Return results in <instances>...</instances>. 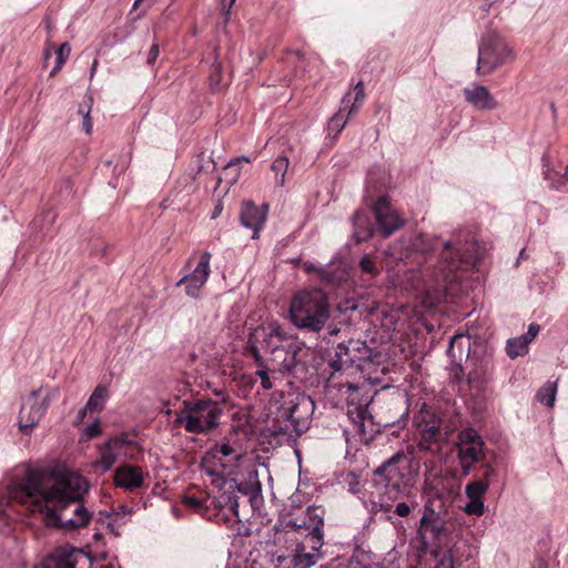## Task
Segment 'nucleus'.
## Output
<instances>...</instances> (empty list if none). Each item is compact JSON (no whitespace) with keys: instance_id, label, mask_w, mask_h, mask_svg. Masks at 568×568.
<instances>
[{"instance_id":"obj_7","label":"nucleus","mask_w":568,"mask_h":568,"mask_svg":"<svg viewBox=\"0 0 568 568\" xmlns=\"http://www.w3.org/2000/svg\"><path fill=\"white\" fill-rule=\"evenodd\" d=\"M455 446L463 476H468L477 469L486 470V465H490L486 459V444L476 429H462Z\"/></svg>"},{"instance_id":"obj_30","label":"nucleus","mask_w":568,"mask_h":568,"mask_svg":"<svg viewBox=\"0 0 568 568\" xmlns=\"http://www.w3.org/2000/svg\"><path fill=\"white\" fill-rule=\"evenodd\" d=\"M556 384L547 383L537 392L536 397L540 403L547 405L548 407H552L556 399Z\"/></svg>"},{"instance_id":"obj_29","label":"nucleus","mask_w":568,"mask_h":568,"mask_svg":"<svg viewBox=\"0 0 568 568\" xmlns=\"http://www.w3.org/2000/svg\"><path fill=\"white\" fill-rule=\"evenodd\" d=\"M315 562L314 555L304 552L303 549H296L295 554L291 557L292 568H310L315 565Z\"/></svg>"},{"instance_id":"obj_8","label":"nucleus","mask_w":568,"mask_h":568,"mask_svg":"<svg viewBox=\"0 0 568 568\" xmlns=\"http://www.w3.org/2000/svg\"><path fill=\"white\" fill-rule=\"evenodd\" d=\"M513 51L506 41L495 32L485 36L478 48L477 74H490L511 58Z\"/></svg>"},{"instance_id":"obj_21","label":"nucleus","mask_w":568,"mask_h":568,"mask_svg":"<svg viewBox=\"0 0 568 568\" xmlns=\"http://www.w3.org/2000/svg\"><path fill=\"white\" fill-rule=\"evenodd\" d=\"M463 95L465 101L478 111H493L499 105L498 101L485 85L471 84L466 87L463 90Z\"/></svg>"},{"instance_id":"obj_31","label":"nucleus","mask_w":568,"mask_h":568,"mask_svg":"<svg viewBox=\"0 0 568 568\" xmlns=\"http://www.w3.org/2000/svg\"><path fill=\"white\" fill-rule=\"evenodd\" d=\"M70 53H71V47L67 42L62 43L58 48V50L55 51V63H54L53 69L50 72V77H54L61 70V68L68 60Z\"/></svg>"},{"instance_id":"obj_12","label":"nucleus","mask_w":568,"mask_h":568,"mask_svg":"<svg viewBox=\"0 0 568 568\" xmlns=\"http://www.w3.org/2000/svg\"><path fill=\"white\" fill-rule=\"evenodd\" d=\"M415 424L419 432V449L433 450V445L445 440L446 433L443 430L442 418L433 412L426 404L415 415Z\"/></svg>"},{"instance_id":"obj_24","label":"nucleus","mask_w":568,"mask_h":568,"mask_svg":"<svg viewBox=\"0 0 568 568\" xmlns=\"http://www.w3.org/2000/svg\"><path fill=\"white\" fill-rule=\"evenodd\" d=\"M252 466V460L247 455L240 454L234 449L232 462L230 463V469L226 470L225 478L237 481L251 471Z\"/></svg>"},{"instance_id":"obj_10","label":"nucleus","mask_w":568,"mask_h":568,"mask_svg":"<svg viewBox=\"0 0 568 568\" xmlns=\"http://www.w3.org/2000/svg\"><path fill=\"white\" fill-rule=\"evenodd\" d=\"M52 395L47 388L33 389L23 399L18 417V426L22 434L29 435L39 425L47 412Z\"/></svg>"},{"instance_id":"obj_56","label":"nucleus","mask_w":568,"mask_h":568,"mask_svg":"<svg viewBox=\"0 0 568 568\" xmlns=\"http://www.w3.org/2000/svg\"><path fill=\"white\" fill-rule=\"evenodd\" d=\"M304 268L307 271V272H311L313 270H315V267L311 266V265H307L306 263L304 264Z\"/></svg>"},{"instance_id":"obj_26","label":"nucleus","mask_w":568,"mask_h":568,"mask_svg":"<svg viewBox=\"0 0 568 568\" xmlns=\"http://www.w3.org/2000/svg\"><path fill=\"white\" fill-rule=\"evenodd\" d=\"M109 396L108 388L103 385L95 387L91 396L89 397L85 406L79 412V420L81 422L88 410L100 412L103 409L106 398Z\"/></svg>"},{"instance_id":"obj_9","label":"nucleus","mask_w":568,"mask_h":568,"mask_svg":"<svg viewBox=\"0 0 568 568\" xmlns=\"http://www.w3.org/2000/svg\"><path fill=\"white\" fill-rule=\"evenodd\" d=\"M293 324L301 328L320 329V292L302 291L297 293L290 307Z\"/></svg>"},{"instance_id":"obj_34","label":"nucleus","mask_w":568,"mask_h":568,"mask_svg":"<svg viewBox=\"0 0 568 568\" xmlns=\"http://www.w3.org/2000/svg\"><path fill=\"white\" fill-rule=\"evenodd\" d=\"M258 365V369L256 371V375L260 377L261 386L264 389H271L273 384L268 376L271 372L270 365H267L266 361L255 362Z\"/></svg>"},{"instance_id":"obj_52","label":"nucleus","mask_w":568,"mask_h":568,"mask_svg":"<svg viewBox=\"0 0 568 568\" xmlns=\"http://www.w3.org/2000/svg\"><path fill=\"white\" fill-rule=\"evenodd\" d=\"M221 212H222V205L217 204L212 214V220L216 219L221 214Z\"/></svg>"},{"instance_id":"obj_45","label":"nucleus","mask_w":568,"mask_h":568,"mask_svg":"<svg viewBox=\"0 0 568 568\" xmlns=\"http://www.w3.org/2000/svg\"><path fill=\"white\" fill-rule=\"evenodd\" d=\"M184 503H185L189 507H191V508H193V509H200V508H201V506H202V500H201V499H199V498H196V497H191V496L185 497Z\"/></svg>"},{"instance_id":"obj_43","label":"nucleus","mask_w":568,"mask_h":568,"mask_svg":"<svg viewBox=\"0 0 568 568\" xmlns=\"http://www.w3.org/2000/svg\"><path fill=\"white\" fill-rule=\"evenodd\" d=\"M539 329L538 324L531 323L528 327V332L524 336H527L530 343L538 335Z\"/></svg>"},{"instance_id":"obj_25","label":"nucleus","mask_w":568,"mask_h":568,"mask_svg":"<svg viewBox=\"0 0 568 568\" xmlns=\"http://www.w3.org/2000/svg\"><path fill=\"white\" fill-rule=\"evenodd\" d=\"M494 475L495 469L491 467V465H486V470H484L483 478L471 480L466 485L465 494L468 499H483V496L489 488V478Z\"/></svg>"},{"instance_id":"obj_13","label":"nucleus","mask_w":568,"mask_h":568,"mask_svg":"<svg viewBox=\"0 0 568 568\" xmlns=\"http://www.w3.org/2000/svg\"><path fill=\"white\" fill-rule=\"evenodd\" d=\"M365 101V90L363 82H358L352 92H348L342 100V108L335 113L327 122V136L329 145L334 143L338 134L344 129L347 118L344 115L345 110L348 109L347 116L353 115L358 111Z\"/></svg>"},{"instance_id":"obj_54","label":"nucleus","mask_w":568,"mask_h":568,"mask_svg":"<svg viewBox=\"0 0 568 568\" xmlns=\"http://www.w3.org/2000/svg\"><path fill=\"white\" fill-rule=\"evenodd\" d=\"M98 60H94L93 61V64H92V69H91V75H93V73L95 72L97 68H98Z\"/></svg>"},{"instance_id":"obj_59","label":"nucleus","mask_w":568,"mask_h":568,"mask_svg":"<svg viewBox=\"0 0 568 568\" xmlns=\"http://www.w3.org/2000/svg\"><path fill=\"white\" fill-rule=\"evenodd\" d=\"M316 531H317V526H315V527L313 528V532H316Z\"/></svg>"},{"instance_id":"obj_47","label":"nucleus","mask_w":568,"mask_h":568,"mask_svg":"<svg viewBox=\"0 0 568 568\" xmlns=\"http://www.w3.org/2000/svg\"><path fill=\"white\" fill-rule=\"evenodd\" d=\"M248 163L250 162V159L246 158V156H240V158H235V159H232L229 163H227V166L231 168L233 165H240L241 163Z\"/></svg>"},{"instance_id":"obj_37","label":"nucleus","mask_w":568,"mask_h":568,"mask_svg":"<svg viewBox=\"0 0 568 568\" xmlns=\"http://www.w3.org/2000/svg\"><path fill=\"white\" fill-rule=\"evenodd\" d=\"M464 510L468 515L481 516L485 511V505L483 499H469Z\"/></svg>"},{"instance_id":"obj_46","label":"nucleus","mask_w":568,"mask_h":568,"mask_svg":"<svg viewBox=\"0 0 568 568\" xmlns=\"http://www.w3.org/2000/svg\"><path fill=\"white\" fill-rule=\"evenodd\" d=\"M236 0H223V9L225 11L226 18H230L231 10L234 6Z\"/></svg>"},{"instance_id":"obj_55","label":"nucleus","mask_w":568,"mask_h":568,"mask_svg":"<svg viewBox=\"0 0 568 568\" xmlns=\"http://www.w3.org/2000/svg\"><path fill=\"white\" fill-rule=\"evenodd\" d=\"M321 276H322V282H323L324 280H326V278H327V276H328V272H326V271H324V270L322 268Z\"/></svg>"},{"instance_id":"obj_2","label":"nucleus","mask_w":568,"mask_h":568,"mask_svg":"<svg viewBox=\"0 0 568 568\" xmlns=\"http://www.w3.org/2000/svg\"><path fill=\"white\" fill-rule=\"evenodd\" d=\"M89 485L85 478L65 468L29 471L9 487L11 498L44 515L47 525L63 529L84 527L91 513L81 504Z\"/></svg>"},{"instance_id":"obj_57","label":"nucleus","mask_w":568,"mask_h":568,"mask_svg":"<svg viewBox=\"0 0 568 568\" xmlns=\"http://www.w3.org/2000/svg\"><path fill=\"white\" fill-rule=\"evenodd\" d=\"M328 333H329L331 336H333V335H336L338 333V329L337 328H333Z\"/></svg>"},{"instance_id":"obj_33","label":"nucleus","mask_w":568,"mask_h":568,"mask_svg":"<svg viewBox=\"0 0 568 568\" xmlns=\"http://www.w3.org/2000/svg\"><path fill=\"white\" fill-rule=\"evenodd\" d=\"M456 549H449L447 551L439 552L437 558V562L434 568H455L456 559H455Z\"/></svg>"},{"instance_id":"obj_36","label":"nucleus","mask_w":568,"mask_h":568,"mask_svg":"<svg viewBox=\"0 0 568 568\" xmlns=\"http://www.w3.org/2000/svg\"><path fill=\"white\" fill-rule=\"evenodd\" d=\"M465 338L469 342V336L468 335L456 334L454 337H452V339L449 342L448 349H447V353H448V355L450 357H454V358L456 357V353H455L456 348L459 349V356H462V354H463V341Z\"/></svg>"},{"instance_id":"obj_38","label":"nucleus","mask_w":568,"mask_h":568,"mask_svg":"<svg viewBox=\"0 0 568 568\" xmlns=\"http://www.w3.org/2000/svg\"><path fill=\"white\" fill-rule=\"evenodd\" d=\"M415 503H406V501H402V503H398L396 506H395V509H394V514L398 517H407L412 509L415 507Z\"/></svg>"},{"instance_id":"obj_14","label":"nucleus","mask_w":568,"mask_h":568,"mask_svg":"<svg viewBox=\"0 0 568 568\" xmlns=\"http://www.w3.org/2000/svg\"><path fill=\"white\" fill-rule=\"evenodd\" d=\"M373 213L375 216V224L369 230V235L378 234L382 237H388L405 224L404 219L392 206L385 196L379 197L375 202Z\"/></svg>"},{"instance_id":"obj_51","label":"nucleus","mask_w":568,"mask_h":568,"mask_svg":"<svg viewBox=\"0 0 568 568\" xmlns=\"http://www.w3.org/2000/svg\"><path fill=\"white\" fill-rule=\"evenodd\" d=\"M52 45L50 43L47 44L44 49V60L48 61V59L51 55Z\"/></svg>"},{"instance_id":"obj_3","label":"nucleus","mask_w":568,"mask_h":568,"mask_svg":"<svg viewBox=\"0 0 568 568\" xmlns=\"http://www.w3.org/2000/svg\"><path fill=\"white\" fill-rule=\"evenodd\" d=\"M327 363L329 376L324 387V398L332 407L344 408L348 419L357 426L359 430L364 427V420L367 416V400H357L359 395L358 387L337 381L345 367H349L351 357L347 347L343 342L337 343L334 355L326 348L322 352V364Z\"/></svg>"},{"instance_id":"obj_44","label":"nucleus","mask_w":568,"mask_h":568,"mask_svg":"<svg viewBox=\"0 0 568 568\" xmlns=\"http://www.w3.org/2000/svg\"><path fill=\"white\" fill-rule=\"evenodd\" d=\"M295 410H296V407L290 409V413H287L286 416L292 420L293 424H295L294 428L300 432L301 427L305 426V423L301 422L298 419H295V417H294Z\"/></svg>"},{"instance_id":"obj_28","label":"nucleus","mask_w":568,"mask_h":568,"mask_svg":"<svg viewBox=\"0 0 568 568\" xmlns=\"http://www.w3.org/2000/svg\"><path fill=\"white\" fill-rule=\"evenodd\" d=\"M529 339L527 336L508 339L506 352L510 358L523 356L528 352Z\"/></svg>"},{"instance_id":"obj_15","label":"nucleus","mask_w":568,"mask_h":568,"mask_svg":"<svg viewBox=\"0 0 568 568\" xmlns=\"http://www.w3.org/2000/svg\"><path fill=\"white\" fill-rule=\"evenodd\" d=\"M303 349L300 341L288 336L284 345L276 347L266 358L272 373H288L297 363V354Z\"/></svg>"},{"instance_id":"obj_32","label":"nucleus","mask_w":568,"mask_h":568,"mask_svg":"<svg viewBox=\"0 0 568 568\" xmlns=\"http://www.w3.org/2000/svg\"><path fill=\"white\" fill-rule=\"evenodd\" d=\"M109 523L108 527L111 531H114L115 526L124 525L130 518V511L125 507H120L119 510L108 515Z\"/></svg>"},{"instance_id":"obj_42","label":"nucleus","mask_w":568,"mask_h":568,"mask_svg":"<svg viewBox=\"0 0 568 568\" xmlns=\"http://www.w3.org/2000/svg\"><path fill=\"white\" fill-rule=\"evenodd\" d=\"M322 322L329 316V305L325 294L322 292Z\"/></svg>"},{"instance_id":"obj_50","label":"nucleus","mask_w":568,"mask_h":568,"mask_svg":"<svg viewBox=\"0 0 568 568\" xmlns=\"http://www.w3.org/2000/svg\"><path fill=\"white\" fill-rule=\"evenodd\" d=\"M349 278V274L346 270H343L342 274L337 277L338 282H347Z\"/></svg>"},{"instance_id":"obj_40","label":"nucleus","mask_w":568,"mask_h":568,"mask_svg":"<svg viewBox=\"0 0 568 568\" xmlns=\"http://www.w3.org/2000/svg\"><path fill=\"white\" fill-rule=\"evenodd\" d=\"M79 112L83 116V129H84V132L87 134H91L93 125H92V120L90 118V109H88V110L80 109Z\"/></svg>"},{"instance_id":"obj_18","label":"nucleus","mask_w":568,"mask_h":568,"mask_svg":"<svg viewBox=\"0 0 568 568\" xmlns=\"http://www.w3.org/2000/svg\"><path fill=\"white\" fill-rule=\"evenodd\" d=\"M268 214V205L257 206L252 201H244L241 206V224L253 232L252 239H258L261 230L264 227Z\"/></svg>"},{"instance_id":"obj_58","label":"nucleus","mask_w":568,"mask_h":568,"mask_svg":"<svg viewBox=\"0 0 568 568\" xmlns=\"http://www.w3.org/2000/svg\"><path fill=\"white\" fill-rule=\"evenodd\" d=\"M273 433L274 434H282V433H286V430L284 428H280L278 430H274Z\"/></svg>"},{"instance_id":"obj_48","label":"nucleus","mask_w":568,"mask_h":568,"mask_svg":"<svg viewBox=\"0 0 568 568\" xmlns=\"http://www.w3.org/2000/svg\"><path fill=\"white\" fill-rule=\"evenodd\" d=\"M158 55H159V47L154 44V45H152V48L150 50L149 61L154 62L156 60Z\"/></svg>"},{"instance_id":"obj_39","label":"nucleus","mask_w":568,"mask_h":568,"mask_svg":"<svg viewBox=\"0 0 568 568\" xmlns=\"http://www.w3.org/2000/svg\"><path fill=\"white\" fill-rule=\"evenodd\" d=\"M101 434L100 422L95 419L92 424L85 427L83 437L84 439H91Z\"/></svg>"},{"instance_id":"obj_19","label":"nucleus","mask_w":568,"mask_h":568,"mask_svg":"<svg viewBox=\"0 0 568 568\" xmlns=\"http://www.w3.org/2000/svg\"><path fill=\"white\" fill-rule=\"evenodd\" d=\"M131 442L114 437L106 440L100 448L99 457L94 462V467L102 471H108L114 465L120 456H125Z\"/></svg>"},{"instance_id":"obj_5","label":"nucleus","mask_w":568,"mask_h":568,"mask_svg":"<svg viewBox=\"0 0 568 568\" xmlns=\"http://www.w3.org/2000/svg\"><path fill=\"white\" fill-rule=\"evenodd\" d=\"M375 483L389 498L404 495L410 486V463L404 452H397L373 471Z\"/></svg>"},{"instance_id":"obj_17","label":"nucleus","mask_w":568,"mask_h":568,"mask_svg":"<svg viewBox=\"0 0 568 568\" xmlns=\"http://www.w3.org/2000/svg\"><path fill=\"white\" fill-rule=\"evenodd\" d=\"M234 448L229 444H222L213 447L205 454L201 466L209 476L225 478L226 470L230 469Z\"/></svg>"},{"instance_id":"obj_1","label":"nucleus","mask_w":568,"mask_h":568,"mask_svg":"<svg viewBox=\"0 0 568 568\" xmlns=\"http://www.w3.org/2000/svg\"><path fill=\"white\" fill-rule=\"evenodd\" d=\"M481 246L476 241H447L418 235L402 239L386 252L397 266L402 263L407 288L430 304L447 294V285L458 282L476 267L481 258Z\"/></svg>"},{"instance_id":"obj_4","label":"nucleus","mask_w":568,"mask_h":568,"mask_svg":"<svg viewBox=\"0 0 568 568\" xmlns=\"http://www.w3.org/2000/svg\"><path fill=\"white\" fill-rule=\"evenodd\" d=\"M222 415L223 408L213 399L184 400L174 426L192 434H207L219 426Z\"/></svg>"},{"instance_id":"obj_35","label":"nucleus","mask_w":568,"mask_h":568,"mask_svg":"<svg viewBox=\"0 0 568 568\" xmlns=\"http://www.w3.org/2000/svg\"><path fill=\"white\" fill-rule=\"evenodd\" d=\"M362 273L368 275L371 278L378 274V268L375 265V261L371 255H364L358 263Z\"/></svg>"},{"instance_id":"obj_22","label":"nucleus","mask_w":568,"mask_h":568,"mask_svg":"<svg viewBox=\"0 0 568 568\" xmlns=\"http://www.w3.org/2000/svg\"><path fill=\"white\" fill-rule=\"evenodd\" d=\"M145 473L141 467L134 465H121L113 475V483L116 487L126 491H133L141 488L144 484Z\"/></svg>"},{"instance_id":"obj_6","label":"nucleus","mask_w":568,"mask_h":568,"mask_svg":"<svg viewBox=\"0 0 568 568\" xmlns=\"http://www.w3.org/2000/svg\"><path fill=\"white\" fill-rule=\"evenodd\" d=\"M424 549H430L435 557L453 541V524L445 521L428 501L417 530Z\"/></svg>"},{"instance_id":"obj_27","label":"nucleus","mask_w":568,"mask_h":568,"mask_svg":"<svg viewBox=\"0 0 568 568\" xmlns=\"http://www.w3.org/2000/svg\"><path fill=\"white\" fill-rule=\"evenodd\" d=\"M288 164V158L285 155H280L273 161L271 170L274 172V182L276 186H284Z\"/></svg>"},{"instance_id":"obj_11","label":"nucleus","mask_w":568,"mask_h":568,"mask_svg":"<svg viewBox=\"0 0 568 568\" xmlns=\"http://www.w3.org/2000/svg\"><path fill=\"white\" fill-rule=\"evenodd\" d=\"M288 337L282 327L275 323L270 322L254 328L248 337V348L255 362L265 361L264 355H270L276 347L284 345L285 339Z\"/></svg>"},{"instance_id":"obj_53","label":"nucleus","mask_w":568,"mask_h":568,"mask_svg":"<svg viewBox=\"0 0 568 568\" xmlns=\"http://www.w3.org/2000/svg\"><path fill=\"white\" fill-rule=\"evenodd\" d=\"M237 506H239V504H237L236 499L231 501V509L234 513V515H236V516H237Z\"/></svg>"},{"instance_id":"obj_41","label":"nucleus","mask_w":568,"mask_h":568,"mask_svg":"<svg viewBox=\"0 0 568 568\" xmlns=\"http://www.w3.org/2000/svg\"><path fill=\"white\" fill-rule=\"evenodd\" d=\"M479 3V9L487 14L493 7L494 3L498 2L499 0H475Z\"/></svg>"},{"instance_id":"obj_16","label":"nucleus","mask_w":568,"mask_h":568,"mask_svg":"<svg viewBox=\"0 0 568 568\" xmlns=\"http://www.w3.org/2000/svg\"><path fill=\"white\" fill-rule=\"evenodd\" d=\"M211 253L209 251L201 252L199 255V260L196 266L185 276H183L179 284L184 285L185 293L196 298L200 296V292L202 287L206 284L210 276V262H211Z\"/></svg>"},{"instance_id":"obj_49","label":"nucleus","mask_w":568,"mask_h":568,"mask_svg":"<svg viewBox=\"0 0 568 568\" xmlns=\"http://www.w3.org/2000/svg\"><path fill=\"white\" fill-rule=\"evenodd\" d=\"M531 568H548V562L542 558H537Z\"/></svg>"},{"instance_id":"obj_23","label":"nucleus","mask_w":568,"mask_h":568,"mask_svg":"<svg viewBox=\"0 0 568 568\" xmlns=\"http://www.w3.org/2000/svg\"><path fill=\"white\" fill-rule=\"evenodd\" d=\"M83 552L71 546H62L53 550L49 557V568H75Z\"/></svg>"},{"instance_id":"obj_20","label":"nucleus","mask_w":568,"mask_h":568,"mask_svg":"<svg viewBox=\"0 0 568 568\" xmlns=\"http://www.w3.org/2000/svg\"><path fill=\"white\" fill-rule=\"evenodd\" d=\"M470 362L471 368L467 376L468 384L477 390H484L491 381L494 361L491 356L485 355L481 357H473Z\"/></svg>"}]
</instances>
